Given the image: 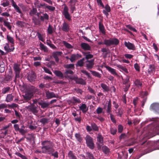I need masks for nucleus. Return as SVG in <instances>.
Returning <instances> with one entry per match:
<instances>
[{
  "mask_svg": "<svg viewBox=\"0 0 159 159\" xmlns=\"http://www.w3.org/2000/svg\"><path fill=\"white\" fill-rule=\"evenodd\" d=\"M42 144L43 145L42 148L43 152L49 154H51L54 158H58V154L57 151H56L54 152L55 150L53 148L54 145L52 142L49 140V141L43 142Z\"/></svg>",
  "mask_w": 159,
  "mask_h": 159,
  "instance_id": "f257e3e1",
  "label": "nucleus"
},
{
  "mask_svg": "<svg viewBox=\"0 0 159 159\" xmlns=\"http://www.w3.org/2000/svg\"><path fill=\"white\" fill-rule=\"evenodd\" d=\"M119 43V41L116 38H110L109 39H105L104 42H99L98 44L99 45L105 44L107 46H109L112 45H117Z\"/></svg>",
  "mask_w": 159,
  "mask_h": 159,
  "instance_id": "f03ea898",
  "label": "nucleus"
},
{
  "mask_svg": "<svg viewBox=\"0 0 159 159\" xmlns=\"http://www.w3.org/2000/svg\"><path fill=\"white\" fill-rule=\"evenodd\" d=\"M87 145L90 149H93L94 148V144L93 143V138L89 135H87L85 138Z\"/></svg>",
  "mask_w": 159,
  "mask_h": 159,
  "instance_id": "7ed1b4c3",
  "label": "nucleus"
},
{
  "mask_svg": "<svg viewBox=\"0 0 159 159\" xmlns=\"http://www.w3.org/2000/svg\"><path fill=\"white\" fill-rule=\"evenodd\" d=\"M129 82V77L128 76L126 77L123 82V84L124 85V91L125 92H127L128 90L130 87V84Z\"/></svg>",
  "mask_w": 159,
  "mask_h": 159,
  "instance_id": "20e7f679",
  "label": "nucleus"
},
{
  "mask_svg": "<svg viewBox=\"0 0 159 159\" xmlns=\"http://www.w3.org/2000/svg\"><path fill=\"white\" fill-rule=\"evenodd\" d=\"M22 96L25 102L30 100L33 96V93L30 91H26L24 94Z\"/></svg>",
  "mask_w": 159,
  "mask_h": 159,
  "instance_id": "39448f33",
  "label": "nucleus"
},
{
  "mask_svg": "<svg viewBox=\"0 0 159 159\" xmlns=\"http://www.w3.org/2000/svg\"><path fill=\"white\" fill-rule=\"evenodd\" d=\"M69 9L67 6L65 5L62 14L65 18L69 20H71V16L68 12Z\"/></svg>",
  "mask_w": 159,
  "mask_h": 159,
  "instance_id": "423d86ee",
  "label": "nucleus"
},
{
  "mask_svg": "<svg viewBox=\"0 0 159 159\" xmlns=\"http://www.w3.org/2000/svg\"><path fill=\"white\" fill-rule=\"evenodd\" d=\"M25 107L28 111L31 112L34 114L37 113L38 112L37 107L33 104L26 107Z\"/></svg>",
  "mask_w": 159,
  "mask_h": 159,
  "instance_id": "0eeeda50",
  "label": "nucleus"
},
{
  "mask_svg": "<svg viewBox=\"0 0 159 159\" xmlns=\"http://www.w3.org/2000/svg\"><path fill=\"white\" fill-rule=\"evenodd\" d=\"M20 65L17 64L14 65L13 66V69L15 71L16 74L15 77L16 78L19 77V75L20 72Z\"/></svg>",
  "mask_w": 159,
  "mask_h": 159,
  "instance_id": "6e6552de",
  "label": "nucleus"
},
{
  "mask_svg": "<svg viewBox=\"0 0 159 159\" xmlns=\"http://www.w3.org/2000/svg\"><path fill=\"white\" fill-rule=\"evenodd\" d=\"M94 59L89 60H87L86 61V67L87 69H91L94 65Z\"/></svg>",
  "mask_w": 159,
  "mask_h": 159,
  "instance_id": "1a4fd4ad",
  "label": "nucleus"
},
{
  "mask_svg": "<svg viewBox=\"0 0 159 159\" xmlns=\"http://www.w3.org/2000/svg\"><path fill=\"white\" fill-rule=\"evenodd\" d=\"M44 7L45 9H47L48 10L51 11H53L55 9V7H54L48 5L45 3L40 4L39 6V7L40 8L41 7Z\"/></svg>",
  "mask_w": 159,
  "mask_h": 159,
  "instance_id": "9d476101",
  "label": "nucleus"
},
{
  "mask_svg": "<svg viewBox=\"0 0 159 159\" xmlns=\"http://www.w3.org/2000/svg\"><path fill=\"white\" fill-rule=\"evenodd\" d=\"M12 6L13 7L15 10L16 11V12L20 14L21 16L23 14L21 10L14 0L12 1Z\"/></svg>",
  "mask_w": 159,
  "mask_h": 159,
  "instance_id": "9b49d317",
  "label": "nucleus"
},
{
  "mask_svg": "<svg viewBox=\"0 0 159 159\" xmlns=\"http://www.w3.org/2000/svg\"><path fill=\"white\" fill-rule=\"evenodd\" d=\"M125 46L129 49L133 50H135V47L134 44L129 42L125 41L124 42Z\"/></svg>",
  "mask_w": 159,
  "mask_h": 159,
  "instance_id": "f8f14e48",
  "label": "nucleus"
},
{
  "mask_svg": "<svg viewBox=\"0 0 159 159\" xmlns=\"http://www.w3.org/2000/svg\"><path fill=\"white\" fill-rule=\"evenodd\" d=\"M36 77V76L35 73L33 71H32L28 74L27 78V79L30 82H31L35 81Z\"/></svg>",
  "mask_w": 159,
  "mask_h": 159,
  "instance_id": "ddd939ff",
  "label": "nucleus"
},
{
  "mask_svg": "<svg viewBox=\"0 0 159 159\" xmlns=\"http://www.w3.org/2000/svg\"><path fill=\"white\" fill-rule=\"evenodd\" d=\"M80 46L84 50L90 51L91 50V47L87 43H82L80 44Z\"/></svg>",
  "mask_w": 159,
  "mask_h": 159,
  "instance_id": "4468645a",
  "label": "nucleus"
},
{
  "mask_svg": "<svg viewBox=\"0 0 159 159\" xmlns=\"http://www.w3.org/2000/svg\"><path fill=\"white\" fill-rule=\"evenodd\" d=\"M101 51L103 53L102 55L104 58H106L107 55L110 53V50L107 48H103L101 50Z\"/></svg>",
  "mask_w": 159,
  "mask_h": 159,
  "instance_id": "2eb2a0df",
  "label": "nucleus"
},
{
  "mask_svg": "<svg viewBox=\"0 0 159 159\" xmlns=\"http://www.w3.org/2000/svg\"><path fill=\"white\" fill-rule=\"evenodd\" d=\"M150 108L151 110H154L157 112H159V103H153L150 106Z\"/></svg>",
  "mask_w": 159,
  "mask_h": 159,
  "instance_id": "dca6fc26",
  "label": "nucleus"
},
{
  "mask_svg": "<svg viewBox=\"0 0 159 159\" xmlns=\"http://www.w3.org/2000/svg\"><path fill=\"white\" fill-rule=\"evenodd\" d=\"M104 8L105 9L103 10L102 12L107 17L109 15L108 13L111 11V8L108 4L106 5Z\"/></svg>",
  "mask_w": 159,
  "mask_h": 159,
  "instance_id": "f3484780",
  "label": "nucleus"
},
{
  "mask_svg": "<svg viewBox=\"0 0 159 159\" xmlns=\"http://www.w3.org/2000/svg\"><path fill=\"white\" fill-rule=\"evenodd\" d=\"M104 67L111 74L117 76L118 75L116 71V70L108 66H105Z\"/></svg>",
  "mask_w": 159,
  "mask_h": 159,
  "instance_id": "a211bd4d",
  "label": "nucleus"
},
{
  "mask_svg": "<svg viewBox=\"0 0 159 159\" xmlns=\"http://www.w3.org/2000/svg\"><path fill=\"white\" fill-rule=\"evenodd\" d=\"M46 96L48 99H51L53 98H57L56 95L53 92L48 91L46 92Z\"/></svg>",
  "mask_w": 159,
  "mask_h": 159,
  "instance_id": "6ab92c4d",
  "label": "nucleus"
},
{
  "mask_svg": "<svg viewBox=\"0 0 159 159\" xmlns=\"http://www.w3.org/2000/svg\"><path fill=\"white\" fill-rule=\"evenodd\" d=\"M7 39L8 43H11V46L13 47L14 44V40L13 38L9 34L7 35Z\"/></svg>",
  "mask_w": 159,
  "mask_h": 159,
  "instance_id": "aec40b11",
  "label": "nucleus"
},
{
  "mask_svg": "<svg viewBox=\"0 0 159 159\" xmlns=\"http://www.w3.org/2000/svg\"><path fill=\"white\" fill-rule=\"evenodd\" d=\"M99 28L100 31L103 34L105 33L104 26L102 23V21H100L98 24Z\"/></svg>",
  "mask_w": 159,
  "mask_h": 159,
  "instance_id": "412c9836",
  "label": "nucleus"
},
{
  "mask_svg": "<svg viewBox=\"0 0 159 159\" xmlns=\"http://www.w3.org/2000/svg\"><path fill=\"white\" fill-rule=\"evenodd\" d=\"M62 30L66 32H68L69 30V26L68 24L64 22L62 25L61 28Z\"/></svg>",
  "mask_w": 159,
  "mask_h": 159,
  "instance_id": "4be33fe9",
  "label": "nucleus"
},
{
  "mask_svg": "<svg viewBox=\"0 0 159 159\" xmlns=\"http://www.w3.org/2000/svg\"><path fill=\"white\" fill-rule=\"evenodd\" d=\"M79 109L81 110L84 113H85L88 110V108L87 107L85 104H82L79 107Z\"/></svg>",
  "mask_w": 159,
  "mask_h": 159,
  "instance_id": "5701e85b",
  "label": "nucleus"
},
{
  "mask_svg": "<svg viewBox=\"0 0 159 159\" xmlns=\"http://www.w3.org/2000/svg\"><path fill=\"white\" fill-rule=\"evenodd\" d=\"M107 109L106 112L107 113H110L111 112V101L110 99L107 102Z\"/></svg>",
  "mask_w": 159,
  "mask_h": 159,
  "instance_id": "b1692460",
  "label": "nucleus"
},
{
  "mask_svg": "<svg viewBox=\"0 0 159 159\" xmlns=\"http://www.w3.org/2000/svg\"><path fill=\"white\" fill-rule=\"evenodd\" d=\"M14 48L13 47H12V48H10L9 44L8 43H6L5 44V46L4 47V50L8 52L13 51L14 49Z\"/></svg>",
  "mask_w": 159,
  "mask_h": 159,
  "instance_id": "393cba45",
  "label": "nucleus"
},
{
  "mask_svg": "<svg viewBox=\"0 0 159 159\" xmlns=\"http://www.w3.org/2000/svg\"><path fill=\"white\" fill-rule=\"evenodd\" d=\"M75 80L77 84L83 85H85L86 84L85 81L82 78L75 79Z\"/></svg>",
  "mask_w": 159,
  "mask_h": 159,
  "instance_id": "a878e982",
  "label": "nucleus"
},
{
  "mask_svg": "<svg viewBox=\"0 0 159 159\" xmlns=\"http://www.w3.org/2000/svg\"><path fill=\"white\" fill-rule=\"evenodd\" d=\"M101 86L103 90V92H108L109 91L110 89L109 87L106 84L104 83H101Z\"/></svg>",
  "mask_w": 159,
  "mask_h": 159,
  "instance_id": "bb28decb",
  "label": "nucleus"
},
{
  "mask_svg": "<svg viewBox=\"0 0 159 159\" xmlns=\"http://www.w3.org/2000/svg\"><path fill=\"white\" fill-rule=\"evenodd\" d=\"M14 96L12 94L7 95L5 101L7 102H10L12 101L13 99Z\"/></svg>",
  "mask_w": 159,
  "mask_h": 159,
  "instance_id": "cd10ccee",
  "label": "nucleus"
},
{
  "mask_svg": "<svg viewBox=\"0 0 159 159\" xmlns=\"http://www.w3.org/2000/svg\"><path fill=\"white\" fill-rule=\"evenodd\" d=\"M16 25L19 27L23 28L25 26V23L23 21L18 20L16 21Z\"/></svg>",
  "mask_w": 159,
  "mask_h": 159,
  "instance_id": "c85d7f7f",
  "label": "nucleus"
},
{
  "mask_svg": "<svg viewBox=\"0 0 159 159\" xmlns=\"http://www.w3.org/2000/svg\"><path fill=\"white\" fill-rule=\"evenodd\" d=\"M68 156L70 159H77L76 156H75L73 152L71 151L69 152L68 154Z\"/></svg>",
  "mask_w": 159,
  "mask_h": 159,
  "instance_id": "c756f323",
  "label": "nucleus"
},
{
  "mask_svg": "<svg viewBox=\"0 0 159 159\" xmlns=\"http://www.w3.org/2000/svg\"><path fill=\"white\" fill-rule=\"evenodd\" d=\"M155 67L154 65H150L148 70V72L150 74H153L155 71Z\"/></svg>",
  "mask_w": 159,
  "mask_h": 159,
  "instance_id": "7c9ffc66",
  "label": "nucleus"
},
{
  "mask_svg": "<svg viewBox=\"0 0 159 159\" xmlns=\"http://www.w3.org/2000/svg\"><path fill=\"white\" fill-rule=\"evenodd\" d=\"M116 66L119 68L121 69L124 72L126 73H128V71L127 69L125 67L122 66L121 65L119 64H116Z\"/></svg>",
  "mask_w": 159,
  "mask_h": 159,
  "instance_id": "2f4dec72",
  "label": "nucleus"
},
{
  "mask_svg": "<svg viewBox=\"0 0 159 159\" xmlns=\"http://www.w3.org/2000/svg\"><path fill=\"white\" fill-rule=\"evenodd\" d=\"M135 86L138 88H141L142 85V83L140 80L137 79L134 82Z\"/></svg>",
  "mask_w": 159,
  "mask_h": 159,
  "instance_id": "473e14b6",
  "label": "nucleus"
},
{
  "mask_svg": "<svg viewBox=\"0 0 159 159\" xmlns=\"http://www.w3.org/2000/svg\"><path fill=\"white\" fill-rule=\"evenodd\" d=\"M3 24L4 26H5L9 30H10V31H12V26L10 22L7 21L5 20L4 21Z\"/></svg>",
  "mask_w": 159,
  "mask_h": 159,
  "instance_id": "72a5a7b5",
  "label": "nucleus"
},
{
  "mask_svg": "<svg viewBox=\"0 0 159 159\" xmlns=\"http://www.w3.org/2000/svg\"><path fill=\"white\" fill-rule=\"evenodd\" d=\"M89 71L91 72V74L93 76L99 78H100L101 77V75L98 72L96 71L91 70H90Z\"/></svg>",
  "mask_w": 159,
  "mask_h": 159,
  "instance_id": "f704fd0d",
  "label": "nucleus"
},
{
  "mask_svg": "<svg viewBox=\"0 0 159 159\" xmlns=\"http://www.w3.org/2000/svg\"><path fill=\"white\" fill-rule=\"evenodd\" d=\"M33 22L35 25H40L41 24L40 21L36 17H33L32 18Z\"/></svg>",
  "mask_w": 159,
  "mask_h": 159,
  "instance_id": "c9c22d12",
  "label": "nucleus"
},
{
  "mask_svg": "<svg viewBox=\"0 0 159 159\" xmlns=\"http://www.w3.org/2000/svg\"><path fill=\"white\" fill-rule=\"evenodd\" d=\"M49 19V16L47 14L45 13L43 14V16H41L40 17V19L42 21H44V20H48Z\"/></svg>",
  "mask_w": 159,
  "mask_h": 159,
  "instance_id": "e433bc0d",
  "label": "nucleus"
},
{
  "mask_svg": "<svg viewBox=\"0 0 159 159\" xmlns=\"http://www.w3.org/2000/svg\"><path fill=\"white\" fill-rule=\"evenodd\" d=\"M97 140L100 143L102 144L103 143V138L102 135L100 134H98L97 137Z\"/></svg>",
  "mask_w": 159,
  "mask_h": 159,
  "instance_id": "4c0bfd02",
  "label": "nucleus"
},
{
  "mask_svg": "<svg viewBox=\"0 0 159 159\" xmlns=\"http://www.w3.org/2000/svg\"><path fill=\"white\" fill-rule=\"evenodd\" d=\"M75 137L77 140L80 143H81L83 140L82 137L79 133H76L75 134Z\"/></svg>",
  "mask_w": 159,
  "mask_h": 159,
  "instance_id": "58836bf2",
  "label": "nucleus"
},
{
  "mask_svg": "<svg viewBox=\"0 0 159 159\" xmlns=\"http://www.w3.org/2000/svg\"><path fill=\"white\" fill-rule=\"evenodd\" d=\"M39 47L41 49L43 50L44 52H47L48 51V48L41 43H40L39 44Z\"/></svg>",
  "mask_w": 159,
  "mask_h": 159,
  "instance_id": "ea45409f",
  "label": "nucleus"
},
{
  "mask_svg": "<svg viewBox=\"0 0 159 159\" xmlns=\"http://www.w3.org/2000/svg\"><path fill=\"white\" fill-rule=\"evenodd\" d=\"M54 74L56 76L60 77L61 78H63V75L62 73L60 71L55 70L54 72Z\"/></svg>",
  "mask_w": 159,
  "mask_h": 159,
  "instance_id": "a19ab883",
  "label": "nucleus"
},
{
  "mask_svg": "<svg viewBox=\"0 0 159 159\" xmlns=\"http://www.w3.org/2000/svg\"><path fill=\"white\" fill-rule=\"evenodd\" d=\"M62 54V52H61L55 51L52 54L53 57H58L59 56H61Z\"/></svg>",
  "mask_w": 159,
  "mask_h": 159,
  "instance_id": "79ce46f5",
  "label": "nucleus"
},
{
  "mask_svg": "<svg viewBox=\"0 0 159 159\" xmlns=\"http://www.w3.org/2000/svg\"><path fill=\"white\" fill-rule=\"evenodd\" d=\"M38 103L41 106V108H44L47 107L49 104L48 103H46L45 102H39Z\"/></svg>",
  "mask_w": 159,
  "mask_h": 159,
  "instance_id": "37998d69",
  "label": "nucleus"
},
{
  "mask_svg": "<svg viewBox=\"0 0 159 159\" xmlns=\"http://www.w3.org/2000/svg\"><path fill=\"white\" fill-rule=\"evenodd\" d=\"M37 13V10L36 8H33L29 12V14L30 16H33L35 15Z\"/></svg>",
  "mask_w": 159,
  "mask_h": 159,
  "instance_id": "c03bdc74",
  "label": "nucleus"
},
{
  "mask_svg": "<svg viewBox=\"0 0 159 159\" xmlns=\"http://www.w3.org/2000/svg\"><path fill=\"white\" fill-rule=\"evenodd\" d=\"M91 126L93 130L95 131H98L99 130L98 127L95 123L91 124Z\"/></svg>",
  "mask_w": 159,
  "mask_h": 159,
  "instance_id": "a18cd8bd",
  "label": "nucleus"
},
{
  "mask_svg": "<svg viewBox=\"0 0 159 159\" xmlns=\"http://www.w3.org/2000/svg\"><path fill=\"white\" fill-rule=\"evenodd\" d=\"M84 55L85 56V58L88 60L89 59H91L93 57V55L89 54V52H86L84 53Z\"/></svg>",
  "mask_w": 159,
  "mask_h": 159,
  "instance_id": "49530a36",
  "label": "nucleus"
},
{
  "mask_svg": "<svg viewBox=\"0 0 159 159\" xmlns=\"http://www.w3.org/2000/svg\"><path fill=\"white\" fill-rule=\"evenodd\" d=\"M84 58H83L81 59L78 61L77 64V66H79L81 67L83 66L84 63Z\"/></svg>",
  "mask_w": 159,
  "mask_h": 159,
  "instance_id": "de8ad7c7",
  "label": "nucleus"
},
{
  "mask_svg": "<svg viewBox=\"0 0 159 159\" xmlns=\"http://www.w3.org/2000/svg\"><path fill=\"white\" fill-rule=\"evenodd\" d=\"M63 43L64 44V46L67 48H73V47L72 46L70 43H67L66 41H63Z\"/></svg>",
  "mask_w": 159,
  "mask_h": 159,
  "instance_id": "09e8293b",
  "label": "nucleus"
},
{
  "mask_svg": "<svg viewBox=\"0 0 159 159\" xmlns=\"http://www.w3.org/2000/svg\"><path fill=\"white\" fill-rule=\"evenodd\" d=\"M86 157L87 159H96L94 157L93 154L89 152H87L86 153Z\"/></svg>",
  "mask_w": 159,
  "mask_h": 159,
  "instance_id": "8fccbe9b",
  "label": "nucleus"
},
{
  "mask_svg": "<svg viewBox=\"0 0 159 159\" xmlns=\"http://www.w3.org/2000/svg\"><path fill=\"white\" fill-rule=\"evenodd\" d=\"M102 151L105 154H107L109 152V149L105 146H102Z\"/></svg>",
  "mask_w": 159,
  "mask_h": 159,
  "instance_id": "3c124183",
  "label": "nucleus"
},
{
  "mask_svg": "<svg viewBox=\"0 0 159 159\" xmlns=\"http://www.w3.org/2000/svg\"><path fill=\"white\" fill-rule=\"evenodd\" d=\"M10 90V88L9 87H7L3 88L2 90V93L3 94H5L7 93Z\"/></svg>",
  "mask_w": 159,
  "mask_h": 159,
  "instance_id": "603ef678",
  "label": "nucleus"
},
{
  "mask_svg": "<svg viewBox=\"0 0 159 159\" xmlns=\"http://www.w3.org/2000/svg\"><path fill=\"white\" fill-rule=\"evenodd\" d=\"M47 31L49 34H52L53 33L52 27L50 25L48 26Z\"/></svg>",
  "mask_w": 159,
  "mask_h": 159,
  "instance_id": "864d4df0",
  "label": "nucleus"
},
{
  "mask_svg": "<svg viewBox=\"0 0 159 159\" xmlns=\"http://www.w3.org/2000/svg\"><path fill=\"white\" fill-rule=\"evenodd\" d=\"M110 132L111 134L115 135L117 132L116 129L115 127L111 128L110 129Z\"/></svg>",
  "mask_w": 159,
  "mask_h": 159,
  "instance_id": "5fc2aeb1",
  "label": "nucleus"
},
{
  "mask_svg": "<svg viewBox=\"0 0 159 159\" xmlns=\"http://www.w3.org/2000/svg\"><path fill=\"white\" fill-rule=\"evenodd\" d=\"M48 119L46 118H43L41 119L40 121V122L42 124H45L48 123Z\"/></svg>",
  "mask_w": 159,
  "mask_h": 159,
  "instance_id": "6e6d98bb",
  "label": "nucleus"
},
{
  "mask_svg": "<svg viewBox=\"0 0 159 159\" xmlns=\"http://www.w3.org/2000/svg\"><path fill=\"white\" fill-rule=\"evenodd\" d=\"M18 105L15 103H12L11 105H8V107L14 108L17 107Z\"/></svg>",
  "mask_w": 159,
  "mask_h": 159,
  "instance_id": "4d7b16f0",
  "label": "nucleus"
},
{
  "mask_svg": "<svg viewBox=\"0 0 159 159\" xmlns=\"http://www.w3.org/2000/svg\"><path fill=\"white\" fill-rule=\"evenodd\" d=\"M72 100L75 103H79L81 102V101L80 99L76 98L75 97H73Z\"/></svg>",
  "mask_w": 159,
  "mask_h": 159,
  "instance_id": "13d9d810",
  "label": "nucleus"
},
{
  "mask_svg": "<svg viewBox=\"0 0 159 159\" xmlns=\"http://www.w3.org/2000/svg\"><path fill=\"white\" fill-rule=\"evenodd\" d=\"M65 67L66 68H72L73 69L75 68L74 65L73 64L66 65L65 66Z\"/></svg>",
  "mask_w": 159,
  "mask_h": 159,
  "instance_id": "bf43d9fd",
  "label": "nucleus"
},
{
  "mask_svg": "<svg viewBox=\"0 0 159 159\" xmlns=\"http://www.w3.org/2000/svg\"><path fill=\"white\" fill-rule=\"evenodd\" d=\"M8 105L6 103H1L0 104V110L1 109H4L8 107Z\"/></svg>",
  "mask_w": 159,
  "mask_h": 159,
  "instance_id": "052dcab7",
  "label": "nucleus"
},
{
  "mask_svg": "<svg viewBox=\"0 0 159 159\" xmlns=\"http://www.w3.org/2000/svg\"><path fill=\"white\" fill-rule=\"evenodd\" d=\"M76 59V56L75 54H72L70 57V60L71 62H73Z\"/></svg>",
  "mask_w": 159,
  "mask_h": 159,
  "instance_id": "680f3d73",
  "label": "nucleus"
},
{
  "mask_svg": "<svg viewBox=\"0 0 159 159\" xmlns=\"http://www.w3.org/2000/svg\"><path fill=\"white\" fill-rule=\"evenodd\" d=\"M134 68L138 72L140 70V67L139 65L137 63H136L134 65Z\"/></svg>",
  "mask_w": 159,
  "mask_h": 159,
  "instance_id": "e2e57ef3",
  "label": "nucleus"
},
{
  "mask_svg": "<svg viewBox=\"0 0 159 159\" xmlns=\"http://www.w3.org/2000/svg\"><path fill=\"white\" fill-rule=\"evenodd\" d=\"M18 131L22 135H25V134L26 133V131L24 129H20Z\"/></svg>",
  "mask_w": 159,
  "mask_h": 159,
  "instance_id": "0e129e2a",
  "label": "nucleus"
},
{
  "mask_svg": "<svg viewBox=\"0 0 159 159\" xmlns=\"http://www.w3.org/2000/svg\"><path fill=\"white\" fill-rule=\"evenodd\" d=\"M81 72L87 75L88 77H90V74L86 70H81Z\"/></svg>",
  "mask_w": 159,
  "mask_h": 159,
  "instance_id": "69168bd1",
  "label": "nucleus"
},
{
  "mask_svg": "<svg viewBox=\"0 0 159 159\" xmlns=\"http://www.w3.org/2000/svg\"><path fill=\"white\" fill-rule=\"evenodd\" d=\"M43 68L44 70V71L46 73L52 75V72L47 68L46 67H43Z\"/></svg>",
  "mask_w": 159,
  "mask_h": 159,
  "instance_id": "338daca9",
  "label": "nucleus"
},
{
  "mask_svg": "<svg viewBox=\"0 0 159 159\" xmlns=\"http://www.w3.org/2000/svg\"><path fill=\"white\" fill-rule=\"evenodd\" d=\"M1 5L5 7L9 6L10 3L8 1H6L5 2H3Z\"/></svg>",
  "mask_w": 159,
  "mask_h": 159,
  "instance_id": "774afa93",
  "label": "nucleus"
}]
</instances>
